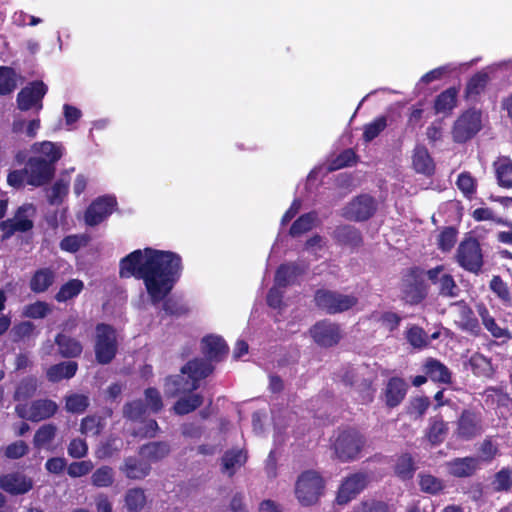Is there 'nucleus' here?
<instances>
[{
  "mask_svg": "<svg viewBox=\"0 0 512 512\" xmlns=\"http://www.w3.org/2000/svg\"><path fill=\"white\" fill-rule=\"evenodd\" d=\"M183 271L182 258L172 251L146 247L126 255L119 263L120 278L143 280L152 305L162 303L165 316L181 317L189 308L181 300L169 297Z\"/></svg>",
  "mask_w": 512,
  "mask_h": 512,
  "instance_id": "obj_1",
  "label": "nucleus"
},
{
  "mask_svg": "<svg viewBox=\"0 0 512 512\" xmlns=\"http://www.w3.org/2000/svg\"><path fill=\"white\" fill-rule=\"evenodd\" d=\"M214 366L203 358L189 360L180 369V374L166 377L164 392L168 397L192 393L200 387L201 380L210 376Z\"/></svg>",
  "mask_w": 512,
  "mask_h": 512,
  "instance_id": "obj_2",
  "label": "nucleus"
},
{
  "mask_svg": "<svg viewBox=\"0 0 512 512\" xmlns=\"http://www.w3.org/2000/svg\"><path fill=\"white\" fill-rule=\"evenodd\" d=\"M367 444L366 436L355 427L338 429L331 439V449L335 458L342 463L357 460Z\"/></svg>",
  "mask_w": 512,
  "mask_h": 512,
  "instance_id": "obj_3",
  "label": "nucleus"
},
{
  "mask_svg": "<svg viewBox=\"0 0 512 512\" xmlns=\"http://www.w3.org/2000/svg\"><path fill=\"white\" fill-rule=\"evenodd\" d=\"M426 271L420 266L406 269L401 279L402 299L410 305L423 302L429 293V285L425 281Z\"/></svg>",
  "mask_w": 512,
  "mask_h": 512,
  "instance_id": "obj_4",
  "label": "nucleus"
},
{
  "mask_svg": "<svg viewBox=\"0 0 512 512\" xmlns=\"http://www.w3.org/2000/svg\"><path fill=\"white\" fill-rule=\"evenodd\" d=\"M359 299L354 294H343L336 290L317 289L314 293L315 306L328 315H336L354 308Z\"/></svg>",
  "mask_w": 512,
  "mask_h": 512,
  "instance_id": "obj_5",
  "label": "nucleus"
},
{
  "mask_svg": "<svg viewBox=\"0 0 512 512\" xmlns=\"http://www.w3.org/2000/svg\"><path fill=\"white\" fill-rule=\"evenodd\" d=\"M325 489V481L319 472L306 470L302 472L295 484V496L302 506L318 503Z\"/></svg>",
  "mask_w": 512,
  "mask_h": 512,
  "instance_id": "obj_6",
  "label": "nucleus"
},
{
  "mask_svg": "<svg viewBox=\"0 0 512 512\" xmlns=\"http://www.w3.org/2000/svg\"><path fill=\"white\" fill-rule=\"evenodd\" d=\"M118 351L115 328L106 323H98L95 327L94 353L96 362L100 365L110 364Z\"/></svg>",
  "mask_w": 512,
  "mask_h": 512,
  "instance_id": "obj_7",
  "label": "nucleus"
},
{
  "mask_svg": "<svg viewBox=\"0 0 512 512\" xmlns=\"http://www.w3.org/2000/svg\"><path fill=\"white\" fill-rule=\"evenodd\" d=\"M455 260L463 270L479 275L484 266V255L478 239L464 238L458 245Z\"/></svg>",
  "mask_w": 512,
  "mask_h": 512,
  "instance_id": "obj_8",
  "label": "nucleus"
},
{
  "mask_svg": "<svg viewBox=\"0 0 512 512\" xmlns=\"http://www.w3.org/2000/svg\"><path fill=\"white\" fill-rule=\"evenodd\" d=\"M48 92L47 85L41 80L29 82L17 94L16 103L20 111L34 109L39 113L43 109V99Z\"/></svg>",
  "mask_w": 512,
  "mask_h": 512,
  "instance_id": "obj_9",
  "label": "nucleus"
},
{
  "mask_svg": "<svg viewBox=\"0 0 512 512\" xmlns=\"http://www.w3.org/2000/svg\"><path fill=\"white\" fill-rule=\"evenodd\" d=\"M481 113L476 110L463 112L452 127V138L456 143H465L481 130Z\"/></svg>",
  "mask_w": 512,
  "mask_h": 512,
  "instance_id": "obj_10",
  "label": "nucleus"
},
{
  "mask_svg": "<svg viewBox=\"0 0 512 512\" xmlns=\"http://www.w3.org/2000/svg\"><path fill=\"white\" fill-rule=\"evenodd\" d=\"M309 333L313 341L322 348H330L339 344L343 337L341 326L330 319L317 321Z\"/></svg>",
  "mask_w": 512,
  "mask_h": 512,
  "instance_id": "obj_11",
  "label": "nucleus"
},
{
  "mask_svg": "<svg viewBox=\"0 0 512 512\" xmlns=\"http://www.w3.org/2000/svg\"><path fill=\"white\" fill-rule=\"evenodd\" d=\"M483 432V420L479 411L463 409L456 421L455 435L463 441H471Z\"/></svg>",
  "mask_w": 512,
  "mask_h": 512,
  "instance_id": "obj_12",
  "label": "nucleus"
},
{
  "mask_svg": "<svg viewBox=\"0 0 512 512\" xmlns=\"http://www.w3.org/2000/svg\"><path fill=\"white\" fill-rule=\"evenodd\" d=\"M377 210L375 199L368 194L353 198L343 209V217L348 220L362 222L370 219Z\"/></svg>",
  "mask_w": 512,
  "mask_h": 512,
  "instance_id": "obj_13",
  "label": "nucleus"
},
{
  "mask_svg": "<svg viewBox=\"0 0 512 512\" xmlns=\"http://www.w3.org/2000/svg\"><path fill=\"white\" fill-rule=\"evenodd\" d=\"M27 171V184L40 187L49 183L55 175V165L42 157H30L25 165Z\"/></svg>",
  "mask_w": 512,
  "mask_h": 512,
  "instance_id": "obj_14",
  "label": "nucleus"
},
{
  "mask_svg": "<svg viewBox=\"0 0 512 512\" xmlns=\"http://www.w3.org/2000/svg\"><path fill=\"white\" fill-rule=\"evenodd\" d=\"M369 476L363 472L353 473L347 476L341 483L336 502L339 505H345L356 498L368 485Z\"/></svg>",
  "mask_w": 512,
  "mask_h": 512,
  "instance_id": "obj_15",
  "label": "nucleus"
},
{
  "mask_svg": "<svg viewBox=\"0 0 512 512\" xmlns=\"http://www.w3.org/2000/svg\"><path fill=\"white\" fill-rule=\"evenodd\" d=\"M444 265H437L426 271V277L434 284L438 285V295L443 298H456L460 294L454 277L449 273H444Z\"/></svg>",
  "mask_w": 512,
  "mask_h": 512,
  "instance_id": "obj_16",
  "label": "nucleus"
},
{
  "mask_svg": "<svg viewBox=\"0 0 512 512\" xmlns=\"http://www.w3.org/2000/svg\"><path fill=\"white\" fill-rule=\"evenodd\" d=\"M117 206L113 196H101L92 201L85 211L84 219L88 226H97L109 217Z\"/></svg>",
  "mask_w": 512,
  "mask_h": 512,
  "instance_id": "obj_17",
  "label": "nucleus"
},
{
  "mask_svg": "<svg viewBox=\"0 0 512 512\" xmlns=\"http://www.w3.org/2000/svg\"><path fill=\"white\" fill-rule=\"evenodd\" d=\"M33 485V480L20 472L0 475V489L13 496L28 493Z\"/></svg>",
  "mask_w": 512,
  "mask_h": 512,
  "instance_id": "obj_18",
  "label": "nucleus"
},
{
  "mask_svg": "<svg viewBox=\"0 0 512 512\" xmlns=\"http://www.w3.org/2000/svg\"><path fill=\"white\" fill-rule=\"evenodd\" d=\"M201 351L210 364L212 361H222L229 352V347L223 337L219 335H206L201 340Z\"/></svg>",
  "mask_w": 512,
  "mask_h": 512,
  "instance_id": "obj_19",
  "label": "nucleus"
},
{
  "mask_svg": "<svg viewBox=\"0 0 512 512\" xmlns=\"http://www.w3.org/2000/svg\"><path fill=\"white\" fill-rule=\"evenodd\" d=\"M475 308L484 328L491 334L492 337L496 339H502L503 341H507L511 338V334L508 328L500 327L498 325L495 318L483 302L477 303Z\"/></svg>",
  "mask_w": 512,
  "mask_h": 512,
  "instance_id": "obj_20",
  "label": "nucleus"
},
{
  "mask_svg": "<svg viewBox=\"0 0 512 512\" xmlns=\"http://www.w3.org/2000/svg\"><path fill=\"white\" fill-rule=\"evenodd\" d=\"M448 473L455 478H468L479 469L478 459L472 456L457 457L446 463Z\"/></svg>",
  "mask_w": 512,
  "mask_h": 512,
  "instance_id": "obj_21",
  "label": "nucleus"
},
{
  "mask_svg": "<svg viewBox=\"0 0 512 512\" xmlns=\"http://www.w3.org/2000/svg\"><path fill=\"white\" fill-rule=\"evenodd\" d=\"M151 465L148 461L134 456L126 457L119 467V470L130 480H142L151 472Z\"/></svg>",
  "mask_w": 512,
  "mask_h": 512,
  "instance_id": "obj_22",
  "label": "nucleus"
},
{
  "mask_svg": "<svg viewBox=\"0 0 512 512\" xmlns=\"http://www.w3.org/2000/svg\"><path fill=\"white\" fill-rule=\"evenodd\" d=\"M455 305L459 307L460 329L469 333L471 336L479 337L482 333V329L472 308L464 300L456 302Z\"/></svg>",
  "mask_w": 512,
  "mask_h": 512,
  "instance_id": "obj_23",
  "label": "nucleus"
},
{
  "mask_svg": "<svg viewBox=\"0 0 512 512\" xmlns=\"http://www.w3.org/2000/svg\"><path fill=\"white\" fill-rule=\"evenodd\" d=\"M448 432V423L444 421L442 415H436L429 418L424 437L431 446H438L445 441Z\"/></svg>",
  "mask_w": 512,
  "mask_h": 512,
  "instance_id": "obj_24",
  "label": "nucleus"
},
{
  "mask_svg": "<svg viewBox=\"0 0 512 512\" xmlns=\"http://www.w3.org/2000/svg\"><path fill=\"white\" fill-rule=\"evenodd\" d=\"M408 384L403 378L391 377L385 388V403L389 408H395L404 400Z\"/></svg>",
  "mask_w": 512,
  "mask_h": 512,
  "instance_id": "obj_25",
  "label": "nucleus"
},
{
  "mask_svg": "<svg viewBox=\"0 0 512 512\" xmlns=\"http://www.w3.org/2000/svg\"><path fill=\"white\" fill-rule=\"evenodd\" d=\"M54 343L57 345L59 355L63 358H78L83 353L82 343L78 339L63 332L56 334Z\"/></svg>",
  "mask_w": 512,
  "mask_h": 512,
  "instance_id": "obj_26",
  "label": "nucleus"
},
{
  "mask_svg": "<svg viewBox=\"0 0 512 512\" xmlns=\"http://www.w3.org/2000/svg\"><path fill=\"white\" fill-rule=\"evenodd\" d=\"M422 371L433 382L450 384L452 382V373L449 368L436 358L429 357L422 366Z\"/></svg>",
  "mask_w": 512,
  "mask_h": 512,
  "instance_id": "obj_27",
  "label": "nucleus"
},
{
  "mask_svg": "<svg viewBox=\"0 0 512 512\" xmlns=\"http://www.w3.org/2000/svg\"><path fill=\"white\" fill-rule=\"evenodd\" d=\"M58 405L51 399H37L29 406V421L40 422L50 419L58 411Z\"/></svg>",
  "mask_w": 512,
  "mask_h": 512,
  "instance_id": "obj_28",
  "label": "nucleus"
},
{
  "mask_svg": "<svg viewBox=\"0 0 512 512\" xmlns=\"http://www.w3.org/2000/svg\"><path fill=\"white\" fill-rule=\"evenodd\" d=\"M414 170L425 176H432L435 173V163L428 149L424 145H416L412 155Z\"/></svg>",
  "mask_w": 512,
  "mask_h": 512,
  "instance_id": "obj_29",
  "label": "nucleus"
},
{
  "mask_svg": "<svg viewBox=\"0 0 512 512\" xmlns=\"http://www.w3.org/2000/svg\"><path fill=\"white\" fill-rule=\"evenodd\" d=\"M333 239L337 244L351 248H356L363 244V237L360 230L351 225L336 227L333 232Z\"/></svg>",
  "mask_w": 512,
  "mask_h": 512,
  "instance_id": "obj_30",
  "label": "nucleus"
},
{
  "mask_svg": "<svg viewBox=\"0 0 512 512\" xmlns=\"http://www.w3.org/2000/svg\"><path fill=\"white\" fill-rule=\"evenodd\" d=\"M304 272L305 269L296 263L281 264L275 272L274 284L281 288H287L294 284Z\"/></svg>",
  "mask_w": 512,
  "mask_h": 512,
  "instance_id": "obj_31",
  "label": "nucleus"
},
{
  "mask_svg": "<svg viewBox=\"0 0 512 512\" xmlns=\"http://www.w3.org/2000/svg\"><path fill=\"white\" fill-rule=\"evenodd\" d=\"M55 278L56 274L51 268H39L32 274L29 288L35 294L45 293L54 284Z\"/></svg>",
  "mask_w": 512,
  "mask_h": 512,
  "instance_id": "obj_32",
  "label": "nucleus"
},
{
  "mask_svg": "<svg viewBox=\"0 0 512 512\" xmlns=\"http://www.w3.org/2000/svg\"><path fill=\"white\" fill-rule=\"evenodd\" d=\"M78 371V363L75 361H63L51 365L46 371L48 381L52 383L60 382L63 379L73 378Z\"/></svg>",
  "mask_w": 512,
  "mask_h": 512,
  "instance_id": "obj_33",
  "label": "nucleus"
},
{
  "mask_svg": "<svg viewBox=\"0 0 512 512\" xmlns=\"http://www.w3.org/2000/svg\"><path fill=\"white\" fill-rule=\"evenodd\" d=\"M458 88L449 87L436 96L434 110L436 114L449 115L457 105Z\"/></svg>",
  "mask_w": 512,
  "mask_h": 512,
  "instance_id": "obj_34",
  "label": "nucleus"
},
{
  "mask_svg": "<svg viewBox=\"0 0 512 512\" xmlns=\"http://www.w3.org/2000/svg\"><path fill=\"white\" fill-rule=\"evenodd\" d=\"M170 453V445L164 441H155L143 444L139 448V454L148 462H158Z\"/></svg>",
  "mask_w": 512,
  "mask_h": 512,
  "instance_id": "obj_35",
  "label": "nucleus"
},
{
  "mask_svg": "<svg viewBox=\"0 0 512 512\" xmlns=\"http://www.w3.org/2000/svg\"><path fill=\"white\" fill-rule=\"evenodd\" d=\"M469 364L473 374L477 377L491 379L495 374L491 358L481 353H474L469 359Z\"/></svg>",
  "mask_w": 512,
  "mask_h": 512,
  "instance_id": "obj_36",
  "label": "nucleus"
},
{
  "mask_svg": "<svg viewBox=\"0 0 512 512\" xmlns=\"http://www.w3.org/2000/svg\"><path fill=\"white\" fill-rule=\"evenodd\" d=\"M490 80L489 74L485 71H479L472 75L467 81L464 97L467 100L476 99L483 93Z\"/></svg>",
  "mask_w": 512,
  "mask_h": 512,
  "instance_id": "obj_37",
  "label": "nucleus"
},
{
  "mask_svg": "<svg viewBox=\"0 0 512 512\" xmlns=\"http://www.w3.org/2000/svg\"><path fill=\"white\" fill-rule=\"evenodd\" d=\"M498 185L502 188H512V160L507 157H499L493 163Z\"/></svg>",
  "mask_w": 512,
  "mask_h": 512,
  "instance_id": "obj_38",
  "label": "nucleus"
},
{
  "mask_svg": "<svg viewBox=\"0 0 512 512\" xmlns=\"http://www.w3.org/2000/svg\"><path fill=\"white\" fill-rule=\"evenodd\" d=\"M476 457L478 464L481 462L491 463L497 456L500 455L499 443L494 436H486L477 447Z\"/></svg>",
  "mask_w": 512,
  "mask_h": 512,
  "instance_id": "obj_39",
  "label": "nucleus"
},
{
  "mask_svg": "<svg viewBox=\"0 0 512 512\" xmlns=\"http://www.w3.org/2000/svg\"><path fill=\"white\" fill-rule=\"evenodd\" d=\"M247 454L241 449H230L225 451L222 456V472H228L232 477L235 474V468L241 467L247 462Z\"/></svg>",
  "mask_w": 512,
  "mask_h": 512,
  "instance_id": "obj_40",
  "label": "nucleus"
},
{
  "mask_svg": "<svg viewBox=\"0 0 512 512\" xmlns=\"http://www.w3.org/2000/svg\"><path fill=\"white\" fill-rule=\"evenodd\" d=\"M33 228V221L28 218L6 219L0 222L2 239L11 238L16 232H27Z\"/></svg>",
  "mask_w": 512,
  "mask_h": 512,
  "instance_id": "obj_41",
  "label": "nucleus"
},
{
  "mask_svg": "<svg viewBox=\"0 0 512 512\" xmlns=\"http://www.w3.org/2000/svg\"><path fill=\"white\" fill-rule=\"evenodd\" d=\"M188 396H184L179 398L173 405V411L175 414L183 416L187 415L197 408H199L203 402L204 398L199 393H188Z\"/></svg>",
  "mask_w": 512,
  "mask_h": 512,
  "instance_id": "obj_42",
  "label": "nucleus"
},
{
  "mask_svg": "<svg viewBox=\"0 0 512 512\" xmlns=\"http://www.w3.org/2000/svg\"><path fill=\"white\" fill-rule=\"evenodd\" d=\"M38 389V380L35 376L29 375L20 380L15 388L13 399L15 401H26L32 398Z\"/></svg>",
  "mask_w": 512,
  "mask_h": 512,
  "instance_id": "obj_43",
  "label": "nucleus"
},
{
  "mask_svg": "<svg viewBox=\"0 0 512 512\" xmlns=\"http://www.w3.org/2000/svg\"><path fill=\"white\" fill-rule=\"evenodd\" d=\"M84 289V283L80 279H70L59 288L54 298L58 303L67 302L77 297Z\"/></svg>",
  "mask_w": 512,
  "mask_h": 512,
  "instance_id": "obj_44",
  "label": "nucleus"
},
{
  "mask_svg": "<svg viewBox=\"0 0 512 512\" xmlns=\"http://www.w3.org/2000/svg\"><path fill=\"white\" fill-rule=\"evenodd\" d=\"M418 484L422 492L430 495H438L445 489L444 481L430 473H419Z\"/></svg>",
  "mask_w": 512,
  "mask_h": 512,
  "instance_id": "obj_45",
  "label": "nucleus"
},
{
  "mask_svg": "<svg viewBox=\"0 0 512 512\" xmlns=\"http://www.w3.org/2000/svg\"><path fill=\"white\" fill-rule=\"evenodd\" d=\"M124 502L128 512H140L147 502L145 491L139 487L128 489L124 496Z\"/></svg>",
  "mask_w": 512,
  "mask_h": 512,
  "instance_id": "obj_46",
  "label": "nucleus"
},
{
  "mask_svg": "<svg viewBox=\"0 0 512 512\" xmlns=\"http://www.w3.org/2000/svg\"><path fill=\"white\" fill-rule=\"evenodd\" d=\"M416 471L415 461L410 453H404L397 458L394 473L402 480H410Z\"/></svg>",
  "mask_w": 512,
  "mask_h": 512,
  "instance_id": "obj_47",
  "label": "nucleus"
},
{
  "mask_svg": "<svg viewBox=\"0 0 512 512\" xmlns=\"http://www.w3.org/2000/svg\"><path fill=\"white\" fill-rule=\"evenodd\" d=\"M489 288L505 307H512L510 288L499 275L492 277L489 282Z\"/></svg>",
  "mask_w": 512,
  "mask_h": 512,
  "instance_id": "obj_48",
  "label": "nucleus"
},
{
  "mask_svg": "<svg viewBox=\"0 0 512 512\" xmlns=\"http://www.w3.org/2000/svg\"><path fill=\"white\" fill-rule=\"evenodd\" d=\"M57 427L53 423H47L40 426L33 437V445L37 449L45 448L55 438Z\"/></svg>",
  "mask_w": 512,
  "mask_h": 512,
  "instance_id": "obj_49",
  "label": "nucleus"
},
{
  "mask_svg": "<svg viewBox=\"0 0 512 512\" xmlns=\"http://www.w3.org/2000/svg\"><path fill=\"white\" fill-rule=\"evenodd\" d=\"M52 310L49 303L37 300L23 307L22 316L29 319H44L51 314Z\"/></svg>",
  "mask_w": 512,
  "mask_h": 512,
  "instance_id": "obj_50",
  "label": "nucleus"
},
{
  "mask_svg": "<svg viewBox=\"0 0 512 512\" xmlns=\"http://www.w3.org/2000/svg\"><path fill=\"white\" fill-rule=\"evenodd\" d=\"M431 405L428 396L412 397L406 406V413L413 419H422Z\"/></svg>",
  "mask_w": 512,
  "mask_h": 512,
  "instance_id": "obj_51",
  "label": "nucleus"
},
{
  "mask_svg": "<svg viewBox=\"0 0 512 512\" xmlns=\"http://www.w3.org/2000/svg\"><path fill=\"white\" fill-rule=\"evenodd\" d=\"M315 220L316 214L314 212L302 214L292 223L289 234L292 237H299L309 232L313 228Z\"/></svg>",
  "mask_w": 512,
  "mask_h": 512,
  "instance_id": "obj_52",
  "label": "nucleus"
},
{
  "mask_svg": "<svg viewBox=\"0 0 512 512\" xmlns=\"http://www.w3.org/2000/svg\"><path fill=\"white\" fill-rule=\"evenodd\" d=\"M492 489L495 492H508L512 488V468L503 467L495 473L491 481Z\"/></svg>",
  "mask_w": 512,
  "mask_h": 512,
  "instance_id": "obj_53",
  "label": "nucleus"
},
{
  "mask_svg": "<svg viewBox=\"0 0 512 512\" xmlns=\"http://www.w3.org/2000/svg\"><path fill=\"white\" fill-rule=\"evenodd\" d=\"M387 127V117L384 115L376 117L372 122L364 125L363 140L366 143L373 141Z\"/></svg>",
  "mask_w": 512,
  "mask_h": 512,
  "instance_id": "obj_54",
  "label": "nucleus"
},
{
  "mask_svg": "<svg viewBox=\"0 0 512 512\" xmlns=\"http://www.w3.org/2000/svg\"><path fill=\"white\" fill-rule=\"evenodd\" d=\"M17 87L16 73L12 67L0 66V95H8Z\"/></svg>",
  "mask_w": 512,
  "mask_h": 512,
  "instance_id": "obj_55",
  "label": "nucleus"
},
{
  "mask_svg": "<svg viewBox=\"0 0 512 512\" xmlns=\"http://www.w3.org/2000/svg\"><path fill=\"white\" fill-rule=\"evenodd\" d=\"M33 147L36 152L47 157V162L52 163V165H55V163L62 157L61 146L57 145L56 143L43 141L40 143H35Z\"/></svg>",
  "mask_w": 512,
  "mask_h": 512,
  "instance_id": "obj_56",
  "label": "nucleus"
},
{
  "mask_svg": "<svg viewBox=\"0 0 512 512\" xmlns=\"http://www.w3.org/2000/svg\"><path fill=\"white\" fill-rule=\"evenodd\" d=\"M114 482V471L110 466L103 465L91 475V483L97 488L110 487Z\"/></svg>",
  "mask_w": 512,
  "mask_h": 512,
  "instance_id": "obj_57",
  "label": "nucleus"
},
{
  "mask_svg": "<svg viewBox=\"0 0 512 512\" xmlns=\"http://www.w3.org/2000/svg\"><path fill=\"white\" fill-rule=\"evenodd\" d=\"M69 192V182L58 179L47 193V200L50 205H60Z\"/></svg>",
  "mask_w": 512,
  "mask_h": 512,
  "instance_id": "obj_58",
  "label": "nucleus"
},
{
  "mask_svg": "<svg viewBox=\"0 0 512 512\" xmlns=\"http://www.w3.org/2000/svg\"><path fill=\"white\" fill-rule=\"evenodd\" d=\"M89 403V397L84 394L72 393L65 397V408L70 413H83L88 408Z\"/></svg>",
  "mask_w": 512,
  "mask_h": 512,
  "instance_id": "obj_59",
  "label": "nucleus"
},
{
  "mask_svg": "<svg viewBox=\"0 0 512 512\" xmlns=\"http://www.w3.org/2000/svg\"><path fill=\"white\" fill-rule=\"evenodd\" d=\"M458 230L453 226L445 227L437 238L438 249L442 252H449L457 242Z\"/></svg>",
  "mask_w": 512,
  "mask_h": 512,
  "instance_id": "obj_60",
  "label": "nucleus"
},
{
  "mask_svg": "<svg viewBox=\"0 0 512 512\" xmlns=\"http://www.w3.org/2000/svg\"><path fill=\"white\" fill-rule=\"evenodd\" d=\"M488 391L497 393L496 395V410L500 414H512V397L504 391L502 386H489Z\"/></svg>",
  "mask_w": 512,
  "mask_h": 512,
  "instance_id": "obj_61",
  "label": "nucleus"
},
{
  "mask_svg": "<svg viewBox=\"0 0 512 512\" xmlns=\"http://www.w3.org/2000/svg\"><path fill=\"white\" fill-rule=\"evenodd\" d=\"M456 185L466 198L471 199L477 190L475 178L469 172H462L458 175Z\"/></svg>",
  "mask_w": 512,
  "mask_h": 512,
  "instance_id": "obj_62",
  "label": "nucleus"
},
{
  "mask_svg": "<svg viewBox=\"0 0 512 512\" xmlns=\"http://www.w3.org/2000/svg\"><path fill=\"white\" fill-rule=\"evenodd\" d=\"M101 418L95 415H89L81 420L80 432L86 435L98 436L103 430Z\"/></svg>",
  "mask_w": 512,
  "mask_h": 512,
  "instance_id": "obj_63",
  "label": "nucleus"
},
{
  "mask_svg": "<svg viewBox=\"0 0 512 512\" xmlns=\"http://www.w3.org/2000/svg\"><path fill=\"white\" fill-rule=\"evenodd\" d=\"M354 512H390L389 505L380 500L369 499L361 501L353 509Z\"/></svg>",
  "mask_w": 512,
  "mask_h": 512,
  "instance_id": "obj_64",
  "label": "nucleus"
}]
</instances>
